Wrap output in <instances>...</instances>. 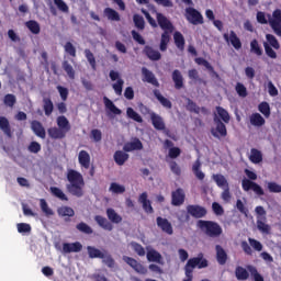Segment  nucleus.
I'll use <instances>...</instances> for the list:
<instances>
[{"label": "nucleus", "mask_w": 281, "mask_h": 281, "mask_svg": "<svg viewBox=\"0 0 281 281\" xmlns=\"http://www.w3.org/2000/svg\"><path fill=\"white\" fill-rule=\"evenodd\" d=\"M67 179L69 184H67V190L74 196H83L85 194V178L82 175L74 169L68 170Z\"/></svg>", "instance_id": "1"}, {"label": "nucleus", "mask_w": 281, "mask_h": 281, "mask_svg": "<svg viewBox=\"0 0 281 281\" xmlns=\"http://www.w3.org/2000/svg\"><path fill=\"white\" fill-rule=\"evenodd\" d=\"M156 19L161 30L165 31L160 40V52H166L170 43V34H172V23L161 13H156Z\"/></svg>", "instance_id": "2"}, {"label": "nucleus", "mask_w": 281, "mask_h": 281, "mask_svg": "<svg viewBox=\"0 0 281 281\" xmlns=\"http://www.w3.org/2000/svg\"><path fill=\"white\" fill-rule=\"evenodd\" d=\"M196 226L206 234V236H210L211 238H216L220 234H223V228H221V225L214 222H207V221H198Z\"/></svg>", "instance_id": "3"}, {"label": "nucleus", "mask_w": 281, "mask_h": 281, "mask_svg": "<svg viewBox=\"0 0 281 281\" xmlns=\"http://www.w3.org/2000/svg\"><path fill=\"white\" fill-rule=\"evenodd\" d=\"M266 41L267 42H263V48H265L266 55L269 58H272L273 60H276V58H278V53H276L274 49H280V42H278V38H276L271 34L266 35Z\"/></svg>", "instance_id": "4"}, {"label": "nucleus", "mask_w": 281, "mask_h": 281, "mask_svg": "<svg viewBox=\"0 0 281 281\" xmlns=\"http://www.w3.org/2000/svg\"><path fill=\"white\" fill-rule=\"evenodd\" d=\"M268 23L277 36H281V10L276 9L271 15H268Z\"/></svg>", "instance_id": "5"}, {"label": "nucleus", "mask_w": 281, "mask_h": 281, "mask_svg": "<svg viewBox=\"0 0 281 281\" xmlns=\"http://www.w3.org/2000/svg\"><path fill=\"white\" fill-rule=\"evenodd\" d=\"M110 79L112 80V89L120 95L122 93V89L124 88V79L120 76V72L115 70L110 71Z\"/></svg>", "instance_id": "6"}, {"label": "nucleus", "mask_w": 281, "mask_h": 281, "mask_svg": "<svg viewBox=\"0 0 281 281\" xmlns=\"http://www.w3.org/2000/svg\"><path fill=\"white\" fill-rule=\"evenodd\" d=\"M186 19L192 25H201L203 23V15L194 8H187L186 9Z\"/></svg>", "instance_id": "7"}, {"label": "nucleus", "mask_w": 281, "mask_h": 281, "mask_svg": "<svg viewBox=\"0 0 281 281\" xmlns=\"http://www.w3.org/2000/svg\"><path fill=\"white\" fill-rule=\"evenodd\" d=\"M241 188L245 192H249V190H252V192H255V194H258V196L265 195V190H262V187L247 178L241 181Z\"/></svg>", "instance_id": "8"}, {"label": "nucleus", "mask_w": 281, "mask_h": 281, "mask_svg": "<svg viewBox=\"0 0 281 281\" xmlns=\"http://www.w3.org/2000/svg\"><path fill=\"white\" fill-rule=\"evenodd\" d=\"M223 36L227 45H232L234 49H240L243 47V43L240 42V38L238 37V35H236L234 31L224 33Z\"/></svg>", "instance_id": "9"}, {"label": "nucleus", "mask_w": 281, "mask_h": 281, "mask_svg": "<svg viewBox=\"0 0 281 281\" xmlns=\"http://www.w3.org/2000/svg\"><path fill=\"white\" fill-rule=\"evenodd\" d=\"M215 127H212L211 133L213 137H217V139H221V137H225L227 135V127H225V124L221 122V119H214Z\"/></svg>", "instance_id": "10"}, {"label": "nucleus", "mask_w": 281, "mask_h": 281, "mask_svg": "<svg viewBox=\"0 0 281 281\" xmlns=\"http://www.w3.org/2000/svg\"><path fill=\"white\" fill-rule=\"evenodd\" d=\"M123 260H124V262H126V265L132 267V269H134V271H136V273H142L144 276L148 272V270L146 268H144V266H142V263L137 262V260H135L131 257L124 256Z\"/></svg>", "instance_id": "11"}, {"label": "nucleus", "mask_w": 281, "mask_h": 281, "mask_svg": "<svg viewBox=\"0 0 281 281\" xmlns=\"http://www.w3.org/2000/svg\"><path fill=\"white\" fill-rule=\"evenodd\" d=\"M103 104L105 106L108 115H122V110H120L117 106H115V103L111 101L108 97L103 98Z\"/></svg>", "instance_id": "12"}, {"label": "nucleus", "mask_w": 281, "mask_h": 281, "mask_svg": "<svg viewBox=\"0 0 281 281\" xmlns=\"http://www.w3.org/2000/svg\"><path fill=\"white\" fill-rule=\"evenodd\" d=\"M61 251L64 254H78V251H82V244H80V241L65 243L63 244Z\"/></svg>", "instance_id": "13"}, {"label": "nucleus", "mask_w": 281, "mask_h": 281, "mask_svg": "<svg viewBox=\"0 0 281 281\" xmlns=\"http://www.w3.org/2000/svg\"><path fill=\"white\" fill-rule=\"evenodd\" d=\"M78 161H79L81 168L89 170V168L91 167V155H89V151H87V150L79 151Z\"/></svg>", "instance_id": "14"}, {"label": "nucleus", "mask_w": 281, "mask_h": 281, "mask_svg": "<svg viewBox=\"0 0 281 281\" xmlns=\"http://www.w3.org/2000/svg\"><path fill=\"white\" fill-rule=\"evenodd\" d=\"M142 148H144V145L142 144V140H139V138H134L127 142L123 147L125 153H133V150H142Z\"/></svg>", "instance_id": "15"}, {"label": "nucleus", "mask_w": 281, "mask_h": 281, "mask_svg": "<svg viewBox=\"0 0 281 281\" xmlns=\"http://www.w3.org/2000/svg\"><path fill=\"white\" fill-rule=\"evenodd\" d=\"M187 211L191 216H194V218H203V216L207 214V211L203 206L199 205H189Z\"/></svg>", "instance_id": "16"}, {"label": "nucleus", "mask_w": 281, "mask_h": 281, "mask_svg": "<svg viewBox=\"0 0 281 281\" xmlns=\"http://www.w3.org/2000/svg\"><path fill=\"white\" fill-rule=\"evenodd\" d=\"M138 202L143 205V210L146 214H153V204L150 203V200H148V193H142L138 198Z\"/></svg>", "instance_id": "17"}, {"label": "nucleus", "mask_w": 281, "mask_h": 281, "mask_svg": "<svg viewBox=\"0 0 281 281\" xmlns=\"http://www.w3.org/2000/svg\"><path fill=\"white\" fill-rule=\"evenodd\" d=\"M147 260L149 262H158V265H164L161 254L150 247H147Z\"/></svg>", "instance_id": "18"}, {"label": "nucleus", "mask_w": 281, "mask_h": 281, "mask_svg": "<svg viewBox=\"0 0 281 281\" xmlns=\"http://www.w3.org/2000/svg\"><path fill=\"white\" fill-rule=\"evenodd\" d=\"M172 205H183V201H186V192L182 189H178L172 192Z\"/></svg>", "instance_id": "19"}, {"label": "nucleus", "mask_w": 281, "mask_h": 281, "mask_svg": "<svg viewBox=\"0 0 281 281\" xmlns=\"http://www.w3.org/2000/svg\"><path fill=\"white\" fill-rule=\"evenodd\" d=\"M142 74L144 76V78H143L144 82H148L149 85H153L154 87H159V81H157V78H155V75L150 70L143 68Z\"/></svg>", "instance_id": "20"}, {"label": "nucleus", "mask_w": 281, "mask_h": 281, "mask_svg": "<svg viewBox=\"0 0 281 281\" xmlns=\"http://www.w3.org/2000/svg\"><path fill=\"white\" fill-rule=\"evenodd\" d=\"M157 225L166 234L172 235V224H170V222H168V220L162 218V217H158L157 218Z\"/></svg>", "instance_id": "21"}, {"label": "nucleus", "mask_w": 281, "mask_h": 281, "mask_svg": "<svg viewBox=\"0 0 281 281\" xmlns=\"http://www.w3.org/2000/svg\"><path fill=\"white\" fill-rule=\"evenodd\" d=\"M31 128L37 135V137H41L42 139H45V127H43V124L38 121H33L31 123Z\"/></svg>", "instance_id": "22"}, {"label": "nucleus", "mask_w": 281, "mask_h": 281, "mask_svg": "<svg viewBox=\"0 0 281 281\" xmlns=\"http://www.w3.org/2000/svg\"><path fill=\"white\" fill-rule=\"evenodd\" d=\"M0 130L7 135L12 137V128L10 127V121L5 116H0Z\"/></svg>", "instance_id": "23"}, {"label": "nucleus", "mask_w": 281, "mask_h": 281, "mask_svg": "<svg viewBox=\"0 0 281 281\" xmlns=\"http://www.w3.org/2000/svg\"><path fill=\"white\" fill-rule=\"evenodd\" d=\"M213 181H215L217 188H221L222 190L229 188V182H227V178L223 175H213L212 176Z\"/></svg>", "instance_id": "24"}, {"label": "nucleus", "mask_w": 281, "mask_h": 281, "mask_svg": "<svg viewBox=\"0 0 281 281\" xmlns=\"http://www.w3.org/2000/svg\"><path fill=\"white\" fill-rule=\"evenodd\" d=\"M94 221L98 223L99 226L102 227V229H105L106 232L113 231V224L111 222L106 221V217H102L100 215H97L94 217Z\"/></svg>", "instance_id": "25"}, {"label": "nucleus", "mask_w": 281, "mask_h": 281, "mask_svg": "<svg viewBox=\"0 0 281 281\" xmlns=\"http://www.w3.org/2000/svg\"><path fill=\"white\" fill-rule=\"evenodd\" d=\"M150 117H151L153 126L157 128V131H164V128H166V124L164 123V119H161V116L155 113H151Z\"/></svg>", "instance_id": "26"}, {"label": "nucleus", "mask_w": 281, "mask_h": 281, "mask_svg": "<svg viewBox=\"0 0 281 281\" xmlns=\"http://www.w3.org/2000/svg\"><path fill=\"white\" fill-rule=\"evenodd\" d=\"M114 161L117 164V166H124V164L128 161V154L122 150L115 151Z\"/></svg>", "instance_id": "27"}, {"label": "nucleus", "mask_w": 281, "mask_h": 281, "mask_svg": "<svg viewBox=\"0 0 281 281\" xmlns=\"http://www.w3.org/2000/svg\"><path fill=\"white\" fill-rule=\"evenodd\" d=\"M192 172L193 175H195L196 179H199L200 181H203L205 179V173L201 171V160L198 159L192 165Z\"/></svg>", "instance_id": "28"}, {"label": "nucleus", "mask_w": 281, "mask_h": 281, "mask_svg": "<svg viewBox=\"0 0 281 281\" xmlns=\"http://www.w3.org/2000/svg\"><path fill=\"white\" fill-rule=\"evenodd\" d=\"M48 135L53 139H63V137H65L67 135V133L65 131H63L61 128L52 127L48 130Z\"/></svg>", "instance_id": "29"}, {"label": "nucleus", "mask_w": 281, "mask_h": 281, "mask_svg": "<svg viewBox=\"0 0 281 281\" xmlns=\"http://www.w3.org/2000/svg\"><path fill=\"white\" fill-rule=\"evenodd\" d=\"M215 117L216 120H223L225 122V124H228L229 122V113L227 112V110L221 108V106H217L216 108V112H215Z\"/></svg>", "instance_id": "30"}, {"label": "nucleus", "mask_w": 281, "mask_h": 281, "mask_svg": "<svg viewBox=\"0 0 281 281\" xmlns=\"http://www.w3.org/2000/svg\"><path fill=\"white\" fill-rule=\"evenodd\" d=\"M109 192L112 194H124L126 192V187L116 182H112L110 184Z\"/></svg>", "instance_id": "31"}, {"label": "nucleus", "mask_w": 281, "mask_h": 281, "mask_svg": "<svg viewBox=\"0 0 281 281\" xmlns=\"http://www.w3.org/2000/svg\"><path fill=\"white\" fill-rule=\"evenodd\" d=\"M257 228L261 234H269L271 232V226L267 224V218L257 220Z\"/></svg>", "instance_id": "32"}, {"label": "nucleus", "mask_w": 281, "mask_h": 281, "mask_svg": "<svg viewBox=\"0 0 281 281\" xmlns=\"http://www.w3.org/2000/svg\"><path fill=\"white\" fill-rule=\"evenodd\" d=\"M145 54L146 56H148L150 60H159L161 58V53H159L158 50H155L150 46L145 47Z\"/></svg>", "instance_id": "33"}, {"label": "nucleus", "mask_w": 281, "mask_h": 281, "mask_svg": "<svg viewBox=\"0 0 281 281\" xmlns=\"http://www.w3.org/2000/svg\"><path fill=\"white\" fill-rule=\"evenodd\" d=\"M154 94H155V98H157V100L160 102V104H162V106H165V109H172V103L170 102V100L162 97L161 92H159V90H155Z\"/></svg>", "instance_id": "34"}, {"label": "nucleus", "mask_w": 281, "mask_h": 281, "mask_svg": "<svg viewBox=\"0 0 281 281\" xmlns=\"http://www.w3.org/2000/svg\"><path fill=\"white\" fill-rule=\"evenodd\" d=\"M57 126L66 133H69L71 128V126L69 125V120H67V117L65 116L57 117Z\"/></svg>", "instance_id": "35"}, {"label": "nucleus", "mask_w": 281, "mask_h": 281, "mask_svg": "<svg viewBox=\"0 0 281 281\" xmlns=\"http://www.w3.org/2000/svg\"><path fill=\"white\" fill-rule=\"evenodd\" d=\"M250 124L252 126H265V117L260 113H254L250 116Z\"/></svg>", "instance_id": "36"}, {"label": "nucleus", "mask_w": 281, "mask_h": 281, "mask_svg": "<svg viewBox=\"0 0 281 281\" xmlns=\"http://www.w3.org/2000/svg\"><path fill=\"white\" fill-rule=\"evenodd\" d=\"M172 80L176 89H181V87H183V76H181V71L175 70L172 74Z\"/></svg>", "instance_id": "37"}, {"label": "nucleus", "mask_w": 281, "mask_h": 281, "mask_svg": "<svg viewBox=\"0 0 281 281\" xmlns=\"http://www.w3.org/2000/svg\"><path fill=\"white\" fill-rule=\"evenodd\" d=\"M216 256H217V262L220 265H225V262H227V252H225L223 247L216 246Z\"/></svg>", "instance_id": "38"}, {"label": "nucleus", "mask_w": 281, "mask_h": 281, "mask_svg": "<svg viewBox=\"0 0 281 281\" xmlns=\"http://www.w3.org/2000/svg\"><path fill=\"white\" fill-rule=\"evenodd\" d=\"M173 41L178 49H183V47L186 46V38L180 32H176L173 34Z\"/></svg>", "instance_id": "39"}, {"label": "nucleus", "mask_w": 281, "mask_h": 281, "mask_svg": "<svg viewBox=\"0 0 281 281\" xmlns=\"http://www.w3.org/2000/svg\"><path fill=\"white\" fill-rule=\"evenodd\" d=\"M106 216H108L109 221H111V223L117 224L122 221V217L120 216V214H117V212H115V210H113V209L106 210Z\"/></svg>", "instance_id": "40"}, {"label": "nucleus", "mask_w": 281, "mask_h": 281, "mask_svg": "<svg viewBox=\"0 0 281 281\" xmlns=\"http://www.w3.org/2000/svg\"><path fill=\"white\" fill-rule=\"evenodd\" d=\"M126 115H127V117H130V120H134V122H138L139 124H142V122H144V120L142 119L139 113L135 112V110H133V108H127Z\"/></svg>", "instance_id": "41"}, {"label": "nucleus", "mask_w": 281, "mask_h": 281, "mask_svg": "<svg viewBox=\"0 0 281 281\" xmlns=\"http://www.w3.org/2000/svg\"><path fill=\"white\" fill-rule=\"evenodd\" d=\"M249 159L252 164H260L262 161V153L258 149H251Z\"/></svg>", "instance_id": "42"}, {"label": "nucleus", "mask_w": 281, "mask_h": 281, "mask_svg": "<svg viewBox=\"0 0 281 281\" xmlns=\"http://www.w3.org/2000/svg\"><path fill=\"white\" fill-rule=\"evenodd\" d=\"M258 111H260V113L262 115H265L266 117H270L271 116V106L269 105V103L267 102H261L259 105H258Z\"/></svg>", "instance_id": "43"}, {"label": "nucleus", "mask_w": 281, "mask_h": 281, "mask_svg": "<svg viewBox=\"0 0 281 281\" xmlns=\"http://www.w3.org/2000/svg\"><path fill=\"white\" fill-rule=\"evenodd\" d=\"M40 206L42 212H44L45 216H54V211L49 207L45 199L40 200Z\"/></svg>", "instance_id": "44"}, {"label": "nucleus", "mask_w": 281, "mask_h": 281, "mask_svg": "<svg viewBox=\"0 0 281 281\" xmlns=\"http://www.w3.org/2000/svg\"><path fill=\"white\" fill-rule=\"evenodd\" d=\"M63 69L66 71L70 80L76 78V70H74V67L68 61L63 63Z\"/></svg>", "instance_id": "45"}, {"label": "nucleus", "mask_w": 281, "mask_h": 281, "mask_svg": "<svg viewBox=\"0 0 281 281\" xmlns=\"http://www.w3.org/2000/svg\"><path fill=\"white\" fill-rule=\"evenodd\" d=\"M104 14L110 21H120V14L111 8H106Z\"/></svg>", "instance_id": "46"}, {"label": "nucleus", "mask_w": 281, "mask_h": 281, "mask_svg": "<svg viewBox=\"0 0 281 281\" xmlns=\"http://www.w3.org/2000/svg\"><path fill=\"white\" fill-rule=\"evenodd\" d=\"M266 186H267L269 192H272L274 194H280L281 184H278V182L268 181V182H266Z\"/></svg>", "instance_id": "47"}, {"label": "nucleus", "mask_w": 281, "mask_h": 281, "mask_svg": "<svg viewBox=\"0 0 281 281\" xmlns=\"http://www.w3.org/2000/svg\"><path fill=\"white\" fill-rule=\"evenodd\" d=\"M88 256L89 258H102L103 254L102 250L95 248V247H91L88 246Z\"/></svg>", "instance_id": "48"}, {"label": "nucleus", "mask_w": 281, "mask_h": 281, "mask_svg": "<svg viewBox=\"0 0 281 281\" xmlns=\"http://www.w3.org/2000/svg\"><path fill=\"white\" fill-rule=\"evenodd\" d=\"M250 52L256 54V56H262V48L260 47V44H258L257 40L250 42Z\"/></svg>", "instance_id": "49"}, {"label": "nucleus", "mask_w": 281, "mask_h": 281, "mask_svg": "<svg viewBox=\"0 0 281 281\" xmlns=\"http://www.w3.org/2000/svg\"><path fill=\"white\" fill-rule=\"evenodd\" d=\"M58 214H59V216L71 217V216H74V214H76V212H74V209H71L69 206H61L58 209Z\"/></svg>", "instance_id": "50"}, {"label": "nucleus", "mask_w": 281, "mask_h": 281, "mask_svg": "<svg viewBox=\"0 0 281 281\" xmlns=\"http://www.w3.org/2000/svg\"><path fill=\"white\" fill-rule=\"evenodd\" d=\"M237 280H247L249 278V272L243 267H238L235 271Z\"/></svg>", "instance_id": "51"}, {"label": "nucleus", "mask_w": 281, "mask_h": 281, "mask_svg": "<svg viewBox=\"0 0 281 281\" xmlns=\"http://www.w3.org/2000/svg\"><path fill=\"white\" fill-rule=\"evenodd\" d=\"M50 192L54 194V196H57V199H60L61 201H68L67 195L59 188L52 187Z\"/></svg>", "instance_id": "52"}, {"label": "nucleus", "mask_w": 281, "mask_h": 281, "mask_svg": "<svg viewBox=\"0 0 281 281\" xmlns=\"http://www.w3.org/2000/svg\"><path fill=\"white\" fill-rule=\"evenodd\" d=\"M16 227L19 234H30L32 232V226L27 223H19Z\"/></svg>", "instance_id": "53"}, {"label": "nucleus", "mask_w": 281, "mask_h": 281, "mask_svg": "<svg viewBox=\"0 0 281 281\" xmlns=\"http://www.w3.org/2000/svg\"><path fill=\"white\" fill-rule=\"evenodd\" d=\"M248 271L254 281H265V278H262L260 273H258V270L254 266H249Z\"/></svg>", "instance_id": "54"}, {"label": "nucleus", "mask_w": 281, "mask_h": 281, "mask_svg": "<svg viewBox=\"0 0 281 281\" xmlns=\"http://www.w3.org/2000/svg\"><path fill=\"white\" fill-rule=\"evenodd\" d=\"M26 27L33 34H38L41 32V26L37 24L36 21H29V22H26Z\"/></svg>", "instance_id": "55"}, {"label": "nucleus", "mask_w": 281, "mask_h": 281, "mask_svg": "<svg viewBox=\"0 0 281 281\" xmlns=\"http://www.w3.org/2000/svg\"><path fill=\"white\" fill-rule=\"evenodd\" d=\"M64 49H65L66 54H69V56H72L74 58H76V46H74V44H71V42H67L64 45Z\"/></svg>", "instance_id": "56"}, {"label": "nucleus", "mask_w": 281, "mask_h": 281, "mask_svg": "<svg viewBox=\"0 0 281 281\" xmlns=\"http://www.w3.org/2000/svg\"><path fill=\"white\" fill-rule=\"evenodd\" d=\"M44 111H45V115H52V111H54V103H52V100L49 99L44 100Z\"/></svg>", "instance_id": "57"}, {"label": "nucleus", "mask_w": 281, "mask_h": 281, "mask_svg": "<svg viewBox=\"0 0 281 281\" xmlns=\"http://www.w3.org/2000/svg\"><path fill=\"white\" fill-rule=\"evenodd\" d=\"M130 247H132V249H134V251H136L138 256H146V250H144V247H142V245L137 243H131Z\"/></svg>", "instance_id": "58"}, {"label": "nucleus", "mask_w": 281, "mask_h": 281, "mask_svg": "<svg viewBox=\"0 0 281 281\" xmlns=\"http://www.w3.org/2000/svg\"><path fill=\"white\" fill-rule=\"evenodd\" d=\"M77 229H78L79 232H82L83 234H93V229L90 228V226L87 225L86 223H79V224L77 225Z\"/></svg>", "instance_id": "59"}, {"label": "nucleus", "mask_w": 281, "mask_h": 281, "mask_svg": "<svg viewBox=\"0 0 281 281\" xmlns=\"http://www.w3.org/2000/svg\"><path fill=\"white\" fill-rule=\"evenodd\" d=\"M101 260H103L104 265H106L108 267H113L115 265L113 257H111V255L109 254L103 252Z\"/></svg>", "instance_id": "60"}, {"label": "nucleus", "mask_w": 281, "mask_h": 281, "mask_svg": "<svg viewBox=\"0 0 281 281\" xmlns=\"http://www.w3.org/2000/svg\"><path fill=\"white\" fill-rule=\"evenodd\" d=\"M54 3L61 12H69V7L67 5V3H65V1L54 0Z\"/></svg>", "instance_id": "61"}, {"label": "nucleus", "mask_w": 281, "mask_h": 281, "mask_svg": "<svg viewBox=\"0 0 281 281\" xmlns=\"http://www.w3.org/2000/svg\"><path fill=\"white\" fill-rule=\"evenodd\" d=\"M221 196L224 203H229L232 201V193L229 192V187L223 189Z\"/></svg>", "instance_id": "62"}, {"label": "nucleus", "mask_w": 281, "mask_h": 281, "mask_svg": "<svg viewBox=\"0 0 281 281\" xmlns=\"http://www.w3.org/2000/svg\"><path fill=\"white\" fill-rule=\"evenodd\" d=\"M267 87L269 95H271V98H276V95H278V88H276L272 81H268Z\"/></svg>", "instance_id": "63"}, {"label": "nucleus", "mask_w": 281, "mask_h": 281, "mask_svg": "<svg viewBox=\"0 0 281 281\" xmlns=\"http://www.w3.org/2000/svg\"><path fill=\"white\" fill-rule=\"evenodd\" d=\"M134 23L138 27V30H144V18L140 15L135 14L134 15Z\"/></svg>", "instance_id": "64"}]
</instances>
